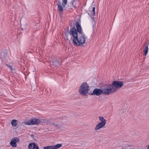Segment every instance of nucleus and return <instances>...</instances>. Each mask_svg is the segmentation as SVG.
I'll use <instances>...</instances> for the list:
<instances>
[{
	"label": "nucleus",
	"mask_w": 149,
	"mask_h": 149,
	"mask_svg": "<svg viewBox=\"0 0 149 149\" xmlns=\"http://www.w3.org/2000/svg\"><path fill=\"white\" fill-rule=\"evenodd\" d=\"M101 88L103 95H108L114 93L111 84L104 85Z\"/></svg>",
	"instance_id": "obj_2"
},
{
	"label": "nucleus",
	"mask_w": 149,
	"mask_h": 149,
	"mask_svg": "<svg viewBox=\"0 0 149 149\" xmlns=\"http://www.w3.org/2000/svg\"><path fill=\"white\" fill-rule=\"evenodd\" d=\"M42 122L45 123V124H50L51 123V119L49 118L48 119H42Z\"/></svg>",
	"instance_id": "obj_15"
},
{
	"label": "nucleus",
	"mask_w": 149,
	"mask_h": 149,
	"mask_svg": "<svg viewBox=\"0 0 149 149\" xmlns=\"http://www.w3.org/2000/svg\"><path fill=\"white\" fill-rule=\"evenodd\" d=\"M58 123H56L55 122H53V123H52L51 122V123H50V124H51L52 125H54L56 128H57Z\"/></svg>",
	"instance_id": "obj_20"
},
{
	"label": "nucleus",
	"mask_w": 149,
	"mask_h": 149,
	"mask_svg": "<svg viewBox=\"0 0 149 149\" xmlns=\"http://www.w3.org/2000/svg\"><path fill=\"white\" fill-rule=\"evenodd\" d=\"M7 66L10 68V70H12V68L11 65H7Z\"/></svg>",
	"instance_id": "obj_22"
},
{
	"label": "nucleus",
	"mask_w": 149,
	"mask_h": 149,
	"mask_svg": "<svg viewBox=\"0 0 149 149\" xmlns=\"http://www.w3.org/2000/svg\"><path fill=\"white\" fill-rule=\"evenodd\" d=\"M89 85L86 83H83L80 87L79 92L80 94L85 95H87L89 90Z\"/></svg>",
	"instance_id": "obj_3"
},
{
	"label": "nucleus",
	"mask_w": 149,
	"mask_h": 149,
	"mask_svg": "<svg viewBox=\"0 0 149 149\" xmlns=\"http://www.w3.org/2000/svg\"><path fill=\"white\" fill-rule=\"evenodd\" d=\"M19 138L15 137L12 139L10 142V145L13 147H15L17 146L16 142H18L19 141Z\"/></svg>",
	"instance_id": "obj_7"
},
{
	"label": "nucleus",
	"mask_w": 149,
	"mask_h": 149,
	"mask_svg": "<svg viewBox=\"0 0 149 149\" xmlns=\"http://www.w3.org/2000/svg\"><path fill=\"white\" fill-rule=\"evenodd\" d=\"M67 0H63V3L62 5L63 7H64L67 4Z\"/></svg>",
	"instance_id": "obj_19"
},
{
	"label": "nucleus",
	"mask_w": 149,
	"mask_h": 149,
	"mask_svg": "<svg viewBox=\"0 0 149 149\" xmlns=\"http://www.w3.org/2000/svg\"><path fill=\"white\" fill-rule=\"evenodd\" d=\"M77 29V30L75 27L70 28L69 33L73 37V44L77 46L82 45L85 42V35L82 30L81 25L78 22L75 23Z\"/></svg>",
	"instance_id": "obj_1"
},
{
	"label": "nucleus",
	"mask_w": 149,
	"mask_h": 149,
	"mask_svg": "<svg viewBox=\"0 0 149 149\" xmlns=\"http://www.w3.org/2000/svg\"><path fill=\"white\" fill-rule=\"evenodd\" d=\"M99 118L101 122L97 125L95 127L94 129L95 130H99L103 128L106 124V120L103 117L100 116Z\"/></svg>",
	"instance_id": "obj_5"
},
{
	"label": "nucleus",
	"mask_w": 149,
	"mask_h": 149,
	"mask_svg": "<svg viewBox=\"0 0 149 149\" xmlns=\"http://www.w3.org/2000/svg\"><path fill=\"white\" fill-rule=\"evenodd\" d=\"M103 94L102 90L101 89L96 88L93 91V92L91 93V95H95L97 96H99L101 94Z\"/></svg>",
	"instance_id": "obj_8"
},
{
	"label": "nucleus",
	"mask_w": 149,
	"mask_h": 149,
	"mask_svg": "<svg viewBox=\"0 0 149 149\" xmlns=\"http://www.w3.org/2000/svg\"><path fill=\"white\" fill-rule=\"evenodd\" d=\"M62 146L61 144H58L54 146H49L45 147L43 149H57Z\"/></svg>",
	"instance_id": "obj_9"
},
{
	"label": "nucleus",
	"mask_w": 149,
	"mask_h": 149,
	"mask_svg": "<svg viewBox=\"0 0 149 149\" xmlns=\"http://www.w3.org/2000/svg\"><path fill=\"white\" fill-rule=\"evenodd\" d=\"M58 10L60 14H61L62 13L63 10V8H65L63 7V6L61 5V3L60 1L58 2V4H57Z\"/></svg>",
	"instance_id": "obj_11"
},
{
	"label": "nucleus",
	"mask_w": 149,
	"mask_h": 149,
	"mask_svg": "<svg viewBox=\"0 0 149 149\" xmlns=\"http://www.w3.org/2000/svg\"><path fill=\"white\" fill-rule=\"evenodd\" d=\"M60 61H58L56 60L52 61V63H53V65L56 66H57L59 64V63H60Z\"/></svg>",
	"instance_id": "obj_16"
},
{
	"label": "nucleus",
	"mask_w": 149,
	"mask_h": 149,
	"mask_svg": "<svg viewBox=\"0 0 149 149\" xmlns=\"http://www.w3.org/2000/svg\"><path fill=\"white\" fill-rule=\"evenodd\" d=\"M29 149H39L38 146L33 143H30L28 146Z\"/></svg>",
	"instance_id": "obj_10"
},
{
	"label": "nucleus",
	"mask_w": 149,
	"mask_h": 149,
	"mask_svg": "<svg viewBox=\"0 0 149 149\" xmlns=\"http://www.w3.org/2000/svg\"><path fill=\"white\" fill-rule=\"evenodd\" d=\"M148 149H149V145H148Z\"/></svg>",
	"instance_id": "obj_23"
},
{
	"label": "nucleus",
	"mask_w": 149,
	"mask_h": 149,
	"mask_svg": "<svg viewBox=\"0 0 149 149\" xmlns=\"http://www.w3.org/2000/svg\"><path fill=\"white\" fill-rule=\"evenodd\" d=\"M72 6L75 8H77V4L79 3V1L78 0H72Z\"/></svg>",
	"instance_id": "obj_14"
},
{
	"label": "nucleus",
	"mask_w": 149,
	"mask_h": 149,
	"mask_svg": "<svg viewBox=\"0 0 149 149\" xmlns=\"http://www.w3.org/2000/svg\"><path fill=\"white\" fill-rule=\"evenodd\" d=\"M40 122V119L37 118L31 119L30 122H27L26 124L28 125H38Z\"/></svg>",
	"instance_id": "obj_6"
},
{
	"label": "nucleus",
	"mask_w": 149,
	"mask_h": 149,
	"mask_svg": "<svg viewBox=\"0 0 149 149\" xmlns=\"http://www.w3.org/2000/svg\"><path fill=\"white\" fill-rule=\"evenodd\" d=\"M65 128V127L63 125V124L62 123H58L57 128L61 130H63Z\"/></svg>",
	"instance_id": "obj_13"
},
{
	"label": "nucleus",
	"mask_w": 149,
	"mask_h": 149,
	"mask_svg": "<svg viewBox=\"0 0 149 149\" xmlns=\"http://www.w3.org/2000/svg\"><path fill=\"white\" fill-rule=\"evenodd\" d=\"M95 7H93L92 8V11L93 12V15H95Z\"/></svg>",
	"instance_id": "obj_21"
},
{
	"label": "nucleus",
	"mask_w": 149,
	"mask_h": 149,
	"mask_svg": "<svg viewBox=\"0 0 149 149\" xmlns=\"http://www.w3.org/2000/svg\"><path fill=\"white\" fill-rule=\"evenodd\" d=\"M111 85L113 87V89L115 93L117 90L118 88H121L123 86V83L122 81H114Z\"/></svg>",
	"instance_id": "obj_4"
},
{
	"label": "nucleus",
	"mask_w": 149,
	"mask_h": 149,
	"mask_svg": "<svg viewBox=\"0 0 149 149\" xmlns=\"http://www.w3.org/2000/svg\"><path fill=\"white\" fill-rule=\"evenodd\" d=\"M17 121V120H13L11 122V124L12 125L13 127H16L17 125V123L16 122Z\"/></svg>",
	"instance_id": "obj_17"
},
{
	"label": "nucleus",
	"mask_w": 149,
	"mask_h": 149,
	"mask_svg": "<svg viewBox=\"0 0 149 149\" xmlns=\"http://www.w3.org/2000/svg\"><path fill=\"white\" fill-rule=\"evenodd\" d=\"M145 46L143 50V52H144V55L145 56H146L148 53V45L147 43L145 44Z\"/></svg>",
	"instance_id": "obj_12"
},
{
	"label": "nucleus",
	"mask_w": 149,
	"mask_h": 149,
	"mask_svg": "<svg viewBox=\"0 0 149 149\" xmlns=\"http://www.w3.org/2000/svg\"><path fill=\"white\" fill-rule=\"evenodd\" d=\"M69 34H70V33H69V32H68V33L66 32L65 33V36L66 39H67V40H68L69 38V35H68ZM71 36V38H72L73 37L72 36Z\"/></svg>",
	"instance_id": "obj_18"
}]
</instances>
